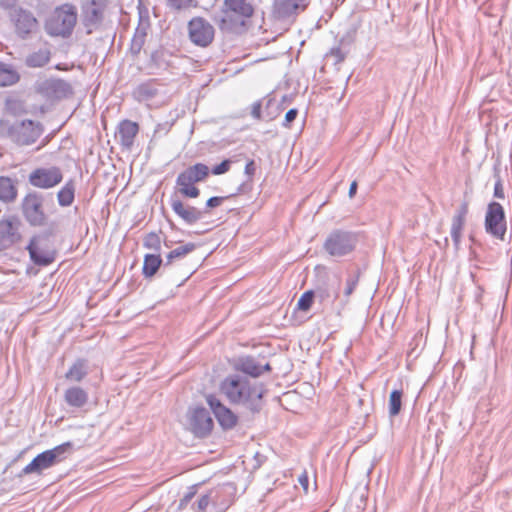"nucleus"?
Listing matches in <instances>:
<instances>
[{
	"label": "nucleus",
	"mask_w": 512,
	"mask_h": 512,
	"mask_svg": "<svg viewBox=\"0 0 512 512\" xmlns=\"http://www.w3.org/2000/svg\"><path fill=\"white\" fill-rule=\"evenodd\" d=\"M219 390L231 404L242 405L253 413L261 410L266 392L263 383L252 382L239 374L225 377L219 385Z\"/></svg>",
	"instance_id": "1"
},
{
	"label": "nucleus",
	"mask_w": 512,
	"mask_h": 512,
	"mask_svg": "<svg viewBox=\"0 0 512 512\" xmlns=\"http://www.w3.org/2000/svg\"><path fill=\"white\" fill-rule=\"evenodd\" d=\"M254 13V7L248 0H224L221 7V17L216 21L222 31H233L243 26L245 19Z\"/></svg>",
	"instance_id": "2"
},
{
	"label": "nucleus",
	"mask_w": 512,
	"mask_h": 512,
	"mask_svg": "<svg viewBox=\"0 0 512 512\" xmlns=\"http://www.w3.org/2000/svg\"><path fill=\"white\" fill-rule=\"evenodd\" d=\"M77 10L72 4H63L56 8L45 25L46 32L55 37L68 38L77 23Z\"/></svg>",
	"instance_id": "3"
},
{
	"label": "nucleus",
	"mask_w": 512,
	"mask_h": 512,
	"mask_svg": "<svg viewBox=\"0 0 512 512\" xmlns=\"http://www.w3.org/2000/svg\"><path fill=\"white\" fill-rule=\"evenodd\" d=\"M210 173V169L203 163H196L179 173L176 179L178 192L188 198H197L200 190L195 183L204 181Z\"/></svg>",
	"instance_id": "4"
},
{
	"label": "nucleus",
	"mask_w": 512,
	"mask_h": 512,
	"mask_svg": "<svg viewBox=\"0 0 512 512\" xmlns=\"http://www.w3.org/2000/svg\"><path fill=\"white\" fill-rule=\"evenodd\" d=\"M109 0H83L81 3V24L87 35L98 31L105 20Z\"/></svg>",
	"instance_id": "5"
},
{
	"label": "nucleus",
	"mask_w": 512,
	"mask_h": 512,
	"mask_svg": "<svg viewBox=\"0 0 512 512\" xmlns=\"http://www.w3.org/2000/svg\"><path fill=\"white\" fill-rule=\"evenodd\" d=\"M8 136L18 145H30L37 141L43 132L42 125L32 120H15L12 124L2 121Z\"/></svg>",
	"instance_id": "6"
},
{
	"label": "nucleus",
	"mask_w": 512,
	"mask_h": 512,
	"mask_svg": "<svg viewBox=\"0 0 512 512\" xmlns=\"http://www.w3.org/2000/svg\"><path fill=\"white\" fill-rule=\"evenodd\" d=\"M357 241V235L354 232L336 229L327 236L323 247L329 255L342 257L354 250Z\"/></svg>",
	"instance_id": "7"
},
{
	"label": "nucleus",
	"mask_w": 512,
	"mask_h": 512,
	"mask_svg": "<svg viewBox=\"0 0 512 512\" xmlns=\"http://www.w3.org/2000/svg\"><path fill=\"white\" fill-rule=\"evenodd\" d=\"M485 231L495 239L504 240L507 223L503 206L498 202H490L487 206L484 222Z\"/></svg>",
	"instance_id": "8"
},
{
	"label": "nucleus",
	"mask_w": 512,
	"mask_h": 512,
	"mask_svg": "<svg viewBox=\"0 0 512 512\" xmlns=\"http://www.w3.org/2000/svg\"><path fill=\"white\" fill-rule=\"evenodd\" d=\"M189 430L198 438H206L214 428L209 411L203 406L190 407L187 412Z\"/></svg>",
	"instance_id": "9"
},
{
	"label": "nucleus",
	"mask_w": 512,
	"mask_h": 512,
	"mask_svg": "<svg viewBox=\"0 0 512 512\" xmlns=\"http://www.w3.org/2000/svg\"><path fill=\"white\" fill-rule=\"evenodd\" d=\"M34 88L38 94L47 100H61L73 94L72 85L60 78L38 80Z\"/></svg>",
	"instance_id": "10"
},
{
	"label": "nucleus",
	"mask_w": 512,
	"mask_h": 512,
	"mask_svg": "<svg viewBox=\"0 0 512 512\" xmlns=\"http://www.w3.org/2000/svg\"><path fill=\"white\" fill-rule=\"evenodd\" d=\"M205 400L222 430L230 431L238 425V415L215 394L205 395Z\"/></svg>",
	"instance_id": "11"
},
{
	"label": "nucleus",
	"mask_w": 512,
	"mask_h": 512,
	"mask_svg": "<svg viewBox=\"0 0 512 512\" xmlns=\"http://www.w3.org/2000/svg\"><path fill=\"white\" fill-rule=\"evenodd\" d=\"M188 35L190 41L199 46V47H207L209 46L215 35V29L213 25L203 17H193L188 22Z\"/></svg>",
	"instance_id": "12"
},
{
	"label": "nucleus",
	"mask_w": 512,
	"mask_h": 512,
	"mask_svg": "<svg viewBox=\"0 0 512 512\" xmlns=\"http://www.w3.org/2000/svg\"><path fill=\"white\" fill-rule=\"evenodd\" d=\"M63 180V174L59 167H40L33 170L29 175V183L37 188L49 189Z\"/></svg>",
	"instance_id": "13"
},
{
	"label": "nucleus",
	"mask_w": 512,
	"mask_h": 512,
	"mask_svg": "<svg viewBox=\"0 0 512 512\" xmlns=\"http://www.w3.org/2000/svg\"><path fill=\"white\" fill-rule=\"evenodd\" d=\"M10 18L14 23L16 34L22 39H26L38 29V21L33 13L21 7L13 8Z\"/></svg>",
	"instance_id": "14"
},
{
	"label": "nucleus",
	"mask_w": 512,
	"mask_h": 512,
	"mask_svg": "<svg viewBox=\"0 0 512 512\" xmlns=\"http://www.w3.org/2000/svg\"><path fill=\"white\" fill-rule=\"evenodd\" d=\"M236 491L235 484L231 482L212 488L210 490L212 498L210 512H225L234 502Z\"/></svg>",
	"instance_id": "15"
},
{
	"label": "nucleus",
	"mask_w": 512,
	"mask_h": 512,
	"mask_svg": "<svg viewBox=\"0 0 512 512\" xmlns=\"http://www.w3.org/2000/svg\"><path fill=\"white\" fill-rule=\"evenodd\" d=\"M30 258L38 266H47L54 262L56 252L47 247V240L42 237H34L27 246Z\"/></svg>",
	"instance_id": "16"
},
{
	"label": "nucleus",
	"mask_w": 512,
	"mask_h": 512,
	"mask_svg": "<svg viewBox=\"0 0 512 512\" xmlns=\"http://www.w3.org/2000/svg\"><path fill=\"white\" fill-rule=\"evenodd\" d=\"M170 206L174 213L188 225L197 223L207 213V211H202L190 204L184 203L176 195L171 197Z\"/></svg>",
	"instance_id": "17"
},
{
	"label": "nucleus",
	"mask_w": 512,
	"mask_h": 512,
	"mask_svg": "<svg viewBox=\"0 0 512 512\" xmlns=\"http://www.w3.org/2000/svg\"><path fill=\"white\" fill-rule=\"evenodd\" d=\"M22 208L25 218L31 225L39 226L44 223L42 199L37 194H28L23 200Z\"/></svg>",
	"instance_id": "18"
},
{
	"label": "nucleus",
	"mask_w": 512,
	"mask_h": 512,
	"mask_svg": "<svg viewBox=\"0 0 512 512\" xmlns=\"http://www.w3.org/2000/svg\"><path fill=\"white\" fill-rule=\"evenodd\" d=\"M20 222L17 219H5L0 221V251L17 243L20 238Z\"/></svg>",
	"instance_id": "19"
},
{
	"label": "nucleus",
	"mask_w": 512,
	"mask_h": 512,
	"mask_svg": "<svg viewBox=\"0 0 512 512\" xmlns=\"http://www.w3.org/2000/svg\"><path fill=\"white\" fill-rule=\"evenodd\" d=\"M235 369L253 378H257L264 372L272 370L269 363L261 364L252 356L239 357L236 360Z\"/></svg>",
	"instance_id": "20"
},
{
	"label": "nucleus",
	"mask_w": 512,
	"mask_h": 512,
	"mask_svg": "<svg viewBox=\"0 0 512 512\" xmlns=\"http://www.w3.org/2000/svg\"><path fill=\"white\" fill-rule=\"evenodd\" d=\"M468 214V203L463 202L456 211V214L452 218L451 224V238L455 247V250H459L460 241L462 236V230L465 225L466 216Z\"/></svg>",
	"instance_id": "21"
},
{
	"label": "nucleus",
	"mask_w": 512,
	"mask_h": 512,
	"mask_svg": "<svg viewBox=\"0 0 512 512\" xmlns=\"http://www.w3.org/2000/svg\"><path fill=\"white\" fill-rule=\"evenodd\" d=\"M161 84L157 79H149L143 83H140L133 90V97L138 102L151 101L160 94Z\"/></svg>",
	"instance_id": "22"
},
{
	"label": "nucleus",
	"mask_w": 512,
	"mask_h": 512,
	"mask_svg": "<svg viewBox=\"0 0 512 512\" xmlns=\"http://www.w3.org/2000/svg\"><path fill=\"white\" fill-rule=\"evenodd\" d=\"M55 458L54 454L50 453L48 450L38 454L28 465H26L21 474H30V473H38L41 474L43 470L51 468L54 466Z\"/></svg>",
	"instance_id": "23"
},
{
	"label": "nucleus",
	"mask_w": 512,
	"mask_h": 512,
	"mask_svg": "<svg viewBox=\"0 0 512 512\" xmlns=\"http://www.w3.org/2000/svg\"><path fill=\"white\" fill-rule=\"evenodd\" d=\"M307 5L308 0H276L275 12L279 18L285 19L304 10Z\"/></svg>",
	"instance_id": "24"
},
{
	"label": "nucleus",
	"mask_w": 512,
	"mask_h": 512,
	"mask_svg": "<svg viewBox=\"0 0 512 512\" xmlns=\"http://www.w3.org/2000/svg\"><path fill=\"white\" fill-rule=\"evenodd\" d=\"M139 132V126L131 120H123L118 126L119 142L122 147L130 149L133 146L134 139Z\"/></svg>",
	"instance_id": "25"
},
{
	"label": "nucleus",
	"mask_w": 512,
	"mask_h": 512,
	"mask_svg": "<svg viewBox=\"0 0 512 512\" xmlns=\"http://www.w3.org/2000/svg\"><path fill=\"white\" fill-rule=\"evenodd\" d=\"M51 60V51L47 47L31 52L25 58V65L29 68H42Z\"/></svg>",
	"instance_id": "26"
},
{
	"label": "nucleus",
	"mask_w": 512,
	"mask_h": 512,
	"mask_svg": "<svg viewBox=\"0 0 512 512\" xmlns=\"http://www.w3.org/2000/svg\"><path fill=\"white\" fill-rule=\"evenodd\" d=\"M64 400L71 407L81 408L87 403L88 394L80 387H71L65 391Z\"/></svg>",
	"instance_id": "27"
},
{
	"label": "nucleus",
	"mask_w": 512,
	"mask_h": 512,
	"mask_svg": "<svg viewBox=\"0 0 512 512\" xmlns=\"http://www.w3.org/2000/svg\"><path fill=\"white\" fill-rule=\"evenodd\" d=\"M17 197L14 181L6 176H0V200L5 203L13 202Z\"/></svg>",
	"instance_id": "28"
},
{
	"label": "nucleus",
	"mask_w": 512,
	"mask_h": 512,
	"mask_svg": "<svg viewBox=\"0 0 512 512\" xmlns=\"http://www.w3.org/2000/svg\"><path fill=\"white\" fill-rule=\"evenodd\" d=\"M19 80L20 75L12 65L0 62V87L14 85Z\"/></svg>",
	"instance_id": "29"
},
{
	"label": "nucleus",
	"mask_w": 512,
	"mask_h": 512,
	"mask_svg": "<svg viewBox=\"0 0 512 512\" xmlns=\"http://www.w3.org/2000/svg\"><path fill=\"white\" fill-rule=\"evenodd\" d=\"M88 375L87 361L84 359L76 360L65 374L69 381L80 382Z\"/></svg>",
	"instance_id": "30"
},
{
	"label": "nucleus",
	"mask_w": 512,
	"mask_h": 512,
	"mask_svg": "<svg viewBox=\"0 0 512 512\" xmlns=\"http://www.w3.org/2000/svg\"><path fill=\"white\" fill-rule=\"evenodd\" d=\"M163 260L159 253L156 254H146L144 257L142 273L145 278H150L154 276L160 266L162 265Z\"/></svg>",
	"instance_id": "31"
},
{
	"label": "nucleus",
	"mask_w": 512,
	"mask_h": 512,
	"mask_svg": "<svg viewBox=\"0 0 512 512\" xmlns=\"http://www.w3.org/2000/svg\"><path fill=\"white\" fill-rule=\"evenodd\" d=\"M75 197V183L74 180L70 179L57 193V200L60 206H70Z\"/></svg>",
	"instance_id": "32"
},
{
	"label": "nucleus",
	"mask_w": 512,
	"mask_h": 512,
	"mask_svg": "<svg viewBox=\"0 0 512 512\" xmlns=\"http://www.w3.org/2000/svg\"><path fill=\"white\" fill-rule=\"evenodd\" d=\"M195 248L196 245L190 242L171 250L166 256V262L164 263V267L172 264L173 261L175 260L186 257L189 253L193 252Z\"/></svg>",
	"instance_id": "33"
},
{
	"label": "nucleus",
	"mask_w": 512,
	"mask_h": 512,
	"mask_svg": "<svg viewBox=\"0 0 512 512\" xmlns=\"http://www.w3.org/2000/svg\"><path fill=\"white\" fill-rule=\"evenodd\" d=\"M313 291L315 293V298H317L321 303H333L338 298L337 288H333L330 285L319 286Z\"/></svg>",
	"instance_id": "34"
},
{
	"label": "nucleus",
	"mask_w": 512,
	"mask_h": 512,
	"mask_svg": "<svg viewBox=\"0 0 512 512\" xmlns=\"http://www.w3.org/2000/svg\"><path fill=\"white\" fill-rule=\"evenodd\" d=\"M403 391L395 389L390 393L388 402V412L390 417L397 416L402 407Z\"/></svg>",
	"instance_id": "35"
},
{
	"label": "nucleus",
	"mask_w": 512,
	"mask_h": 512,
	"mask_svg": "<svg viewBox=\"0 0 512 512\" xmlns=\"http://www.w3.org/2000/svg\"><path fill=\"white\" fill-rule=\"evenodd\" d=\"M72 449L73 444L71 442H65L48 451L54 454L55 463L57 464L64 460L67 457V455L72 452Z\"/></svg>",
	"instance_id": "36"
},
{
	"label": "nucleus",
	"mask_w": 512,
	"mask_h": 512,
	"mask_svg": "<svg viewBox=\"0 0 512 512\" xmlns=\"http://www.w3.org/2000/svg\"><path fill=\"white\" fill-rule=\"evenodd\" d=\"M143 246L159 253L161 249V238L159 234L155 232L148 233L143 239Z\"/></svg>",
	"instance_id": "37"
},
{
	"label": "nucleus",
	"mask_w": 512,
	"mask_h": 512,
	"mask_svg": "<svg viewBox=\"0 0 512 512\" xmlns=\"http://www.w3.org/2000/svg\"><path fill=\"white\" fill-rule=\"evenodd\" d=\"M166 6L174 11H183L196 6L195 0H165Z\"/></svg>",
	"instance_id": "38"
},
{
	"label": "nucleus",
	"mask_w": 512,
	"mask_h": 512,
	"mask_svg": "<svg viewBox=\"0 0 512 512\" xmlns=\"http://www.w3.org/2000/svg\"><path fill=\"white\" fill-rule=\"evenodd\" d=\"M315 299V293L313 290H308L302 294L300 299L298 300L297 307L301 311H308Z\"/></svg>",
	"instance_id": "39"
},
{
	"label": "nucleus",
	"mask_w": 512,
	"mask_h": 512,
	"mask_svg": "<svg viewBox=\"0 0 512 512\" xmlns=\"http://www.w3.org/2000/svg\"><path fill=\"white\" fill-rule=\"evenodd\" d=\"M212 508V498L210 494V490L203 494L199 500L197 501V511L198 512H210Z\"/></svg>",
	"instance_id": "40"
},
{
	"label": "nucleus",
	"mask_w": 512,
	"mask_h": 512,
	"mask_svg": "<svg viewBox=\"0 0 512 512\" xmlns=\"http://www.w3.org/2000/svg\"><path fill=\"white\" fill-rule=\"evenodd\" d=\"M234 163L233 158L223 160L220 164L214 166L211 170L214 175H222L230 170L231 165Z\"/></svg>",
	"instance_id": "41"
},
{
	"label": "nucleus",
	"mask_w": 512,
	"mask_h": 512,
	"mask_svg": "<svg viewBox=\"0 0 512 512\" xmlns=\"http://www.w3.org/2000/svg\"><path fill=\"white\" fill-rule=\"evenodd\" d=\"M145 39L144 37H140V36H137V35H134L133 38H132V41H131V51L133 54H138L144 43H145Z\"/></svg>",
	"instance_id": "42"
},
{
	"label": "nucleus",
	"mask_w": 512,
	"mask_h": 512,
	"mask_svg": "<svg viewBox=\"0 0 512 512\" xmlns=\"http://www.w3.org/2000/svg\"><path fill=\"white\" fill-rule=\"evenodd\" d=\"M149 26H150V24H149L148 20L143 21L142 19H140L134 35L146 38Z\"/></svg>",
	"instance_id": "43"
},
{
	"label": "nucleus",
	"mask_w": 512,
	"mask_h": 512,
	"mask_svg": "<svg viewBox=\"0 0 512 512\" xmlns=\"http://www.w3.org/2000/svg\"><path fill=\"white\" fill-rule=\"evenodd\" d=\"M298 115V110L296 108H292L286 112L285 119L283 122V126L286 128H290L291 123L296 119Z\"/></svg>",
	"instance_id": "44"
},
{
	"label": "nucleus",
	"mask_w": 512,
	"mask_h": 512,
	"mask_svg": "<svg viewBox=\"0 0 512 512\" xmlns=\"http://www.w3.org/2000/svg\"><path fill=\"white\" fill-rule=\"evenodd\" d=\"M244 173L249 178V181H251L253 176L256 173V164L253 159H249L247 161V163L245 165Z\"/></svg>",
	"instance_id": "45"
},
{
	"label": "nucleus",
	"mask_w": 512,
	"mask_h": 512,
	"mask_svg": "<svg viewBox=\"0 0 512 512\" xmlns=\"http://www.w3.org/2000/svg\"><path fill=\"white\" fill-rule=\"evenodd\" d=\"M228 198L229 197L213 196L207 200L206 207L208 209L216 208V207L220 206Z\"/></svg>",
	"instance_id": "46"
},
{
	"label": "nucleus",
	"mask_w": 512,
	"mask_h": 512,
	"mask_svg": "<svg viewBox=\"0 0 512 512\" xmlns=\"http://www.w3.org/2000/svg\"><path fill=\"white\" fill-rule=\"evenodd\" d=\"M358 283V277L350 276L346 281L345 295L350 296Z\"/></svg>",
	"instance_id": "47"
},
{
	"label": "nucleus",
	"mask_w": 512,
	"mask_h": 512,
	"mask_svg": "<svg viewBox=\"0 0 512 512\" xmlns=\"http://www.w3.org/2000/svg\"><path fill=\"white\" fill-rule=\"evenodd\" d=\"M494 197L498 199H503L505 197L502 180L499 175H497V180L494 186Z\"/></svg>",
	"instance_id": "48"
},
{
	"label": "nucleus",
	"mask_w": 512,
	"mask_h": 512,
	"mask_svg": "<svg viewBox=\"0 0 512 512\" xmlns=\"http://www.w3.org/2000/svg\"><path fill=\"white\" fill-rule=\"evenodd\" d=\"M330 55L335 58V63L343 62L346 54L340 47H334L330 50Z\"/></svg>",
	"instance_id": "49"
},
{
	"label": "nucleus",
	"mask_w": 512,
	"mask_h": 512,
	"mask_svg": "<svg viewBox=\"0 0 512 512\" xmlns=\"http://www.w3.org/2000/svg\"><path fill=\"white\" fill-rule=\"evenodd\" d=\"M261 109H262V102L256 101L252 104L251 107V116L257 120L261 119Z\"/></svg>",
	"instance_id": "50"
},
{
	"label": "nucleus",
	"mask_w": 512,
	"mask_h": 512,
	"mask_svg": "<svg viewBox=\"0 0 512 512\" xmlns=\"http://www.w3.org/2000/svg\"><path fill=\"white\" fill-rule=\"evenodd\" d=\"M194 495H195L194 491H190L187 494H185L184 497L180 500V504H179L180 508L185 507L192 500Z\"/></svg>",
	"instance_id": "51"
},
{
	"label": "nucleus",
	"mask_w": 512,
	"mask_h": 512,
	"mask_svg": "<svg viewBox=\"0 0 512 512\" xmlns=\"http://www.w3.org/2000/svg\"><path fill=\"white\" fill-rule=\"evenodd\" d=\"M299 483L301 484V486L303 487V489L305 491L308 490V485H309V481H308V476L306 473L302 474L301 476H299Z\"/></svg>",
	"instance_id": "52"
},
{
	"label": "nucleus",
	"mask_w": 512,
	"mask_h": 512,
	"mask_svg": "<svg viewBox=\"0 0 512 512\" xmlns=\"http://www.w3.org/2000/svg\"><path fill=\"white\" fill-rule=\"evenodd\" d=\"M357 187H358V184L356 181H353L350 185V188H349V192H348V195L350 198H353L357 192Z\"/></svg>",
	"instance_id": "53"
},
{
	"label": "nucleus",
	"mask_w": 512,
	"mask_h": 512,
	"mask_svg": "<svg viewBox=\"0 0 512 512\" xmlns=\"http://www.w3.org/2000/svg\"><path fill=\"white\" fill-rule=\"evenodd\" d=\"M232 158L234 159V163H236V162H238L240 160V158H245V154L240 153V154H238L236 156H233Z\"/></svg>",
	"instance_id": "54"
},
{
	"label": "nucleus",
	"mask_w": 512,
	"mask_h": 512,
	"mask_svg": "<svg viewBox=\"0 0 512 512\" xmlns=\"http://www.w3.org/2000/svg\"><path fill=\"white\" fill-rule=\"evenodd\" d=\"M244 187H245V183H243L242 185L239 186L238 190H237V194L241 193L244 191Z\"/></svg>",
	"instance_id": "55"
},
{
	"label": "nucleus",
	"mask_w": 512,
	"mask_h": 512,
	"mask_svg": "<svg viewBox=\"0 0 512 512\" xmlns=\"http://www.w3.org/2000/svg\"><path fill=\"white\" fill-rule=\"evenodd\" d=\"M273 100L272 99H268L267 100V103H266V107H269L271 104H272Z\"/></svg>",
	"instance_id": "56"
},
{
	"label": "nucleus",
	"mask_w": 512,
	"mask_h": 512,
	"mask_svg": "<svg viewBox=\"0 0 512 512\" xmlns=\"http://www.w3.org/2000/svg\"><path fill=\"white\" fill-rule=\"evenodd\" d=\"M444 242H445V245L447 246L448 245V238H445Z\"/></svg>",
	"instance_id": "57"
}]
</instances>
